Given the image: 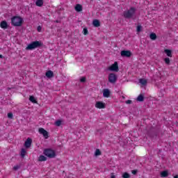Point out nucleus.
Here are the masks:
<instances>
[{"label": "nucleus", "mask_w": 178, "mask_h": 178, "mask_svg": "<svg viewBox=\"0 0 178 178\" xmlns=\"http://www.w3.org/2000/svg\"><path fill=\"white\" fill-rule=\"evenodd\" d=\"M123 17L125 19H131L136 20V8L131 7L128 10L123 12Z\"/></svg>", "instance_id": "obj_1"}, {"label": "nucleus", "mask_w": 178, "mask_h": 178, "mask_svg": "<svg viewBox=\"0 0 178 178\" xmlns=\"http://www.w3.org/2000/svg\"><path fill=\"white\" fill-rule=\"evenodd\" d=\"M42 45H44V44H42V42L36 40L28 44V46L26 47V50L33 51V49H35V48H40L42 47Z\"/></svg>", "instance_id": "obj_2"}, {"label": "nucleus", "mask_w": 178, "mask_h": 178, "mask_svg": "<svg viewBox=\"0 0 178 178\" xmlns=\"http://www.w3.org/2000/svg\"><path fill=\"white\" fill-rule=\"evenodd\" d=\"M11 24L15 27H20L23 24L22 17L14 16L11 18Z\"/></svg>", "instance_id": "obj_3"}, {"label": "nucleus", "mask_w": 178, "mask_h": 178, "mask_svg": "<svg viewBox=\"0 0 178 178\" xmlns=\"http://www.w3.org/2000/svg\"><path fill=\"white\" fill-rule=\"evenodd\" d=\"M43 154L50 159L56 157V152L51 148L44 149Z\"/></svg>", "instance_id": "obj_4"}, {"label": "nucleus", "mask_w": 178, "mask_h": 178, "mask_svg": "<svg viewBox=\"0 0 178 178\" xmlns=\"http://www.w3.org/2000/svg\"><path fill=\"white\" fill-rule=\"evenodd\" d=\"M108 81L111 84H115L118 81V75L115 73H111L108 74Z\"/></svg>", "instance_id": "obj_5"}, {"label": "nucleus", "mask_w": 178, "mask_h": 178, "mask_svg": "<svg viewBox=\"0 0 178 178\" xmlns=\"http://www.w3.org/2000/svg\"><path fill=\"white\" fill-rule=\"evenodd\" d=\"M148 134L149 137H151V138H154V140H156V137H158V129L155 128H152L149 131Z\"/></svg>", "instance_id": "obj_6"}, {"label": "nucleus", "mask_w": 178, "mask_h": 178, "mask_svg": "<svg viewBox=\"0 0 178 178\" xmlns=\"http://www.w3.org/2000/svg\"><path fill=\"white\" fill-rule=\"evenodd\" d=\"M108 70L111 72H119V64H118V62H115L113 64H112L109 67Z\"/></svg>", "instance_id": "obj_7"}, {"label": "nucleus", "mask_w": 178, "mask_h": 178, "mask_svg": "<svg viewBox=\"0 0 178 178\" xmlns=\"http://www.w3.org/2000/svg\"><path fill=\"white\" fill-rule=\"evenodd\" d=\"M120 54L122 58H130L131 56V51L129 50H122Z\"/></svg>", "instance_id": "obj_8"}, {"label": "nucleus", "mask_w": 178, "mask_h": 178, "mask_svg": "<svg viewBox=\"0 0 178 178\" xmlns=\"http://www.w3.org/2000/svg\"><path fill=\"white\" fill-rule=\"evenodd\" d=\"M39 133L40 134H42L43 137H44V138H48V131H47V130H44V128H40L39 129Z\"/></svg>", "instance_id": "obj_9"}, {"label": "nucleus", "mask_w": 178, "mask_h": 178, "mask_svg": "<svg viewBox=\"0 0 178 178\" xmlns=\"http://www.w3.org/2000/svg\"><path fill=\"white\" fill-rule=\"evenodd\" d=\"M103 97H104V98H109L111 97V90H109L108 88L104 89Z\"/></svg>", "instance_id": "obj_10"}, {"label": "nucleus", "mask_w": 178, "mask_h": 178, "mask_svg": "<svg viewBox=\"0 0 178 178\" xmlns=\"http://www.w3.org/2000/svg\"><path fill=\"white\" fill-rule=\"evenodd\" d=\"M32 143H33V140L30 138H28L24 143V147L26 148H30L31 147Z\"/></svg>", "instance_id": "obj_11"}, {"label": "nucleus", "mask_w": 178, "mask_h": 178, "mask_svg": "<svg viewBox=\"0 0 178 178\" xmlns=\"http://www.w3.org/2000/svg\"><path fill=\"white\" fill-rule=\"evenodd\" d=\"M95 107L98 109H104L105 108V103L102 102H97L95 104Z\"/></svg>", "instance_id": "obj_12"}, {"label": "nucleus", "mask_w": 178, "mask_h": 178, "mask_svg": "<svg viewBox=\"0 0 178 178\" xmlns=\"http://www.w3.org/2000/svg\"><path fill=\"white\" fill-rule=\"evenodd\" d=\"M0 27L4 30L8 29V22L6 20L1 21Z\"/></svg>", "instance_id": "obj_13"}, {"label": "nucleus", "mask_w": 178, "mask_h": 178, "mask_svg": "<svg viewBox=\"0 0 178 178\" xmlns=\"http://www.w3.org/2000/svg\"><path fill=\"white\" fill-rule=\"evenodd\" d=\"M144 99H145V97H144V95L143 94L139 95L136 98L137 102H144Z\"/></svg>", "instance_id": "obj_14"}, {"label": "nucleus", "mask_w": 178, "mask_h": 178, "mask_svg": "<svg viewBox=\"0 0 178 178\" xmlns=\"http://www.w3.org/2000/svg\"><path fill=\"white\" fill-rule=\"evenodd\" d=\"M54 76V72L49 70L46 72V77H47V79H52Z\"/></svg>", "instance_id": "obj_15"}, {"label": "nucleus", "mask_w": 178, "mask_h": 178, "mask_svg": "<svg viewBox=\"0 0 178 178\" xmlns=\"http://www.w3.org/2000/svg\"><path fill=\"white\" fill-rule=\"evenodd\" d=\"M92 24L94 27H99V26H101V22L98 19H94Z\"/></svg>", "instance_id": "obj_16"}, {"label": "nucleus", "mask_w": 178, "mask_h": 178, "mask_svg": "<svg viewBox=\"0 0 178 178\" xmlns=\"http://www.w3.org/2000/svg\"><path fill=\"white\" fill-rule=\"evenodd\" d=\"M161 177H168L169 176V172L168 170H164L160 173Z\"/></svg>", "instance_id": "obj_17"}, {"label": "nucleus", "mask_w": 178, "mask_h": 178, "mask_svg": "<svg viewBox=\"0 0 178 178\" xmlns=\"http://www.w3.org/2000/svg\"><path fill=\"white\" fill-rule=\"evenodd\" d=\"M75 10L76 12H81V10H83V6L81 4H76L75 6Z\"/></svg>", "instance_id": "obj_18"}, {"label": "nucleus", "mask_w": 178, "mask_h": 178, "mask_svg": "<svg viewBox=\"0 0 178 178\" xmlns=\"http://www.w3.org/2000/svg\"><path fill=\"white\" fill-rule=\"evenodd\" d=\"M36 6L41 7L44 5V0H37L35 2Z\"/></svg>", "instance_id": "obj_19"}, {"label": "nucleus", "mask_w": 178, "mask_h": 178, "mask_svg": "<svg viewBox=\"0 0 178 178\" xmlns=\"http://www.w3.org/2000/svg\"><path fill=\"white\" fill-rule=\"evenodd\" d=\"M26 154H27V151H26V149L22 148L21 149V153H20L21 158H24V156H26Z\"/></svg>", "instance_id": "obj_20"}, {"label": "nucleus", "mask_w": 178, "mask_h": 178, "mask_svg": "<svg viewBox=\"0 0 178 178\" xmlns=\"http://www.w3.org/2000/svg\"><path fill=\"white\" fill-rule=\"evenodd\" d=\"M47 161V157L44 155H40L38 158V161L39 162H45Z\"/></svg>", "instance_id": "obj_21"}, {"label": "nucleus", "mask_w": 178, "mask_h": 178, "mask_svg": "<svg viewBox=\"0 0 178 178\" xmlns=\"http://www.w3.org/2000/svg\"><path fill=\"white\" fill-rule=\"evenodd\" d=\"M165 54H166L167 56H169L170 58H172V50L170 49H165L164 50Z\"/></svg>", "instance_id": "obj_22"}, {"label": "nucleus", "mask_w": 178, "mask_h": 178, "mask_svg": "<svg viewBox=\"0 0 178 178\" xmlns=\"http://www.w3.org/2000/svg\"><path fill=\"white\" fill-rule=\"evenodd\" d=\"M149 38L152 41H155V40H156V34L155 33H152L149 35Z\"/></svg>", "instance_id": "obj_23"}, {"label": "nucleus", "mask_w": 178, "mask_h": 178, "mask_svg": "<svg viewBox=\"0 0 178 178\" xmlns=\"http://www.w3.org/2000/svg\"><path fill=\"white\" fill-rule=\"evenodd\" d=\"M139 83H140V84H142V86H147V80L145 79H140L139 80Z\"/></svg>", "instance_id": "obj_24"}, {"label": "nucleus", "mask_w": 178, "mask_h": 178, "mask_svg": "<svg viewBox=\"0 0 178 178\" xmlns=\"http://www.w3.org/2000/svg\"><path fill=\"white\" fill-rule=\"evenodd\" d=\"M29 101H31V102H33V104H37V100L35 99V97H34V96H30Z\"/></svg>", "instance_id": "obj_25"}, {"label": "nucleus", "mask_w": 178, "mask_h": 178, "mask_svg": "<svg viewBox=\"0 0 178 178\" xmlns=\"http://www.w3.org/2000/svg\"><path fill=\"white\" fill-rule=\"evenodd\" d=\"M101 154H102L101 150H99V149H97L95 152V156H99Z\"/></svg>", "instance_id": "obj_26"}, {"label": "nucleus", "mask_w": 178, "mask_h": 178, "mask_svg": "<svg viewBox=\"0 0 178 178\" xmlns=\"http://www.w3.org/2000/svg\"><path fill=\"white\" fill-rule=\"evenodd\" d=\"M141 30H143V26L141 25H138L136 26L137 33H140Z\"/></svg>", "instance_id": "obj_27"}, {"label": "nucleus", "mask_w": 178, "mask_h": 178, "mask_svg": "<svg viewBox=\"0 0 178 178\" xmlns=\"http://www.w3.org/2000/svg\"><path fill=\"white\" fill-rule=\"evenodd\" d=\"M164 62L166 63V65H170V58L168 57L164 58Z\"/></svg>", "instance_id": "obj_28"}, {"label": "nucleus", "mask_w": 178, "mask_h": 178, "mask_svg": "<svg viewBox=\"0 0 178 178\" xmlns=\"http://www.w3.org/2000/svg\"><path fill=\"white\" fill-rule=\"evenodd\" d=\"M122 177L123 178H129V177H131V176H130V174H129L128 172H124L122 174Z\"/></svg>", "instance_id": "obj_29"}, {"label": "nucleus", "mask_w": 178, "mask_h": 178, "mask_svg": "<svg viewBox=\"0 0 178 178\" xmlns=\"http://www.w3.org/2000/svg\"><path fill=\"white\" fill-rule=\"evenodd\" d=\"M56 126H57L58 127H59V126H60L62 124V121H60V120L56 121L55 122Z\"/></svg>", "instance_id": "obj_30"}, {"label": "nucleus", "mask_w": 178, "mask_h": 178, "mask_svg": "<svg viewBox=\"0 0 178 178\" xmlns=\"http://www.w3.org/2000/svg\"><path fill=\"white\" fill-rule=\"evenodd\" d=\"M83 33L84 35H87L88 34V29L87 28H84Z\"/></svg>", "instance_id": "obj_31"}, {"label": "nucleus", "mask_w": 178, "mask_h": 178, "mask_svg": "<svg viewBox=\"0 0 178 178\" xmlns=\"http://www.w3.org/2000/svg\"><path fill=\"white\" fill-rule=\"evenodd\" d=\"M20 168H22V165H17L14 166L13 169L15 170H18V169H20Z\"/></svg>", "instance_id": "obj_32"}, {"label": "nucleus", "mask_w": 178, "mask_h": 178, "mask_svg": "<svg viewBox=\"0 0 178 178\" xmlns=\"http://www.w3.org/2000/svg\"><path fill=\"white\" fill-rule=\"evenodd\" d=\"M86 81H87V79L86 77H84V76H83L80 79L81 83H86Z\"/></svg>", "instance_id": "obj_33"}, {"label": "nucleus", "mask_w": 178, "mask_h": 178, "mask_svg": "<svg viewBox=\"0 0 178 178\" xmlns=\"http://www.w3.org/2000/svg\"><path fill=\"white\" fill-rule=\"evenodd\" d=\"M8 119H13V113H8Z\"/></svg>", "instance_id": "obj_34"}, {"label": "nucleus", "mask_w": 178, "mask_h": 178, "mask_svg": "<svg viewBox=\"0 0 178 178\" xmlns=\"http://www.w3.org/2000/svg\"><path fill=\"white\" fill-rule=\"evenodd\" d=\"M138 172V170H133L131 171L132 175H137Z\"/></svg>", "instance_id": "obj_35"}, {"label": "nucleus", "mask_w": 178, "mask_h": 178, "mask_svg": "<svg viewBox=\"0 0 178 178\" xmlns=\"http://www.w3.org/2000/svg\"><path fill=\"white\" fill-rule=\"evenodd\" d=\"M132 101L131 100H130V99H129V100H127L126 102H125V104H132Z\"/></svg>", "instance_id": "obj_36"}, {"label": "nucleus", "mask_w": 178, "mask_h": 178, "mask_svg": "<svg viewBox=\"0 0 178 178\" xmlns=\"http://www.w3.org/2000/svg\"><path fill=\"white\" fill-rule=\"evenodd\" d=\"M111 178H116V176L115 175V173H111Z\"/></svg>", "instance_id": "obj_37"}, {"label": "nucleus", "mask_w": 178, "mask_h": 178, "mask_svg": "<svg viewBox=\"0 0 178 178\" xmlns=\"http://www.w3.org/2000/svg\"><path fill=\"white\" fill-rule=\"evenodd\" d=\"M41 29H42L41 26H38V31H39V32L41 31Z\"/></svg>", "instance_id": "obj_38"}, {"label": "nucleus", "mask_w": 178, "mask_h": 178, "mask_svg": "<svg viewBox=\"0 0 178 178\" xmlns=\"http://www.w3.org/2000/svg\"><path fill=\"white\" fill-rule=\"evenodd\" d=\"M54 23H60V21H59V20H56V21H54Z\"/></svg>", "instance_id": "obj_39"}, {"label": "nucleus", "mask_w": 178, "mask_h": 178, "mask_svg": "<svg viewBox=\"0 0 178 178\" xmlns=\"http://www.w3.org/2000/svg\"><path fill=\"white\" fill-rule=\"evenodd\" d=\"M0 58H3V56L2 54H0Z\"/></svg>", "instance_id": "obj_40"}, {"label": "nucleus", "mask_w": 178, "mask_h": 178, "mask_svg": "<svg viewBox=\"0 0 178 178\" xmlns=\"http://www.w3.org/2000/svg\"><path fill=\"white\" fill-rule=\"evenodd\" d=\"M174 178H178V175L174 176Z\"/></svg>", "instance_id": "obj_41"}, {"label": "nucleus", "mask_w": 178, "mask_h": 178, "mask_svg": "<svg viewBox=\"0 0 178 178\" xmlns=\"http://www.w3.org/2000/svg\"><path fill=\"white\" fill-rule=\"evenodd\" d=\"M161 149H159V152H161Z\"/></svg>", "instance_id": "obj_42"}, {"label": "nucleus", "mask_w": 178, "mask_h": 178, "mask_svg": "<svg viewBox=\"0 0 178 178\" xmlns=\"http://www.w3.org/2000/svg\"><path fill=\"white\" fill-rule=\"evenodd\" d=\"M122 98H124V97H122Z\"/></svg>", "instance_id": "obj_43"}]
</instances>
